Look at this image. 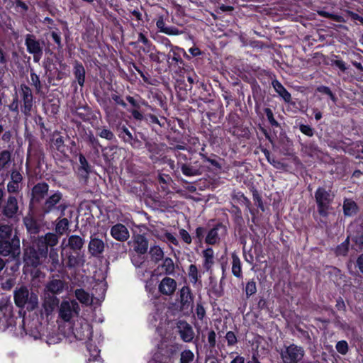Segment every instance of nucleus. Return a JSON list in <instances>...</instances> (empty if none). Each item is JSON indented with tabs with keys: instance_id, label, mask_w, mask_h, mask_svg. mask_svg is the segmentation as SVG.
<instances>
[{
	"instance_id": "obj_1",
	"label": "nucleus",
	"mask_w": 363,
	"mask_h": 363,
	"mask_svg": "<svg viewBox=\"0 0 363 363\" xmlns=\"http://www.w3.org/2000/svg\"><path fill=\"white\" fill-rule=\"evenodd\" d=\"M59 242L58 236L52 233H48L36 240L37 250L33 247L25 250L23 260L27 265L38 267L41 264V259L45 258L48 254V247L57 245Z\"/></svg>"
},
{
	"instance_id": "obj_2",
	"label": "nucleus",
	"mask_w": 363,
	"mask_h": 363,
	"mask_svg": "<svg viewBox=\"0 0 363 363\" xmlns=\"http://www.w3.org/2000/svg\"><path fill=\"white\" fill-rule=\"evenodd\" d=\"M67 208V205L64 201L62 194L56 191L45 199L42 206V211L44 214L60 212V216H63Z\"/></svg>"
},
{
	"instance_id": "obj_3",
	"label": "nucleus",
	"mask_w": 363,
	"mask_h": 363,
	"mask_svg": "<svg viewBox=\"0 0 363 363\" xmlns=\"http://www.w3.org/2000/svg\"><path fill=\"white\" fill-rule=\"evenodd\" d=\"M279 354L283 363H299L305 355V350L301 346L293 343L284 346Z\"/></svg>"
},
{
	"instance_id": "obj_4",
	"label": "nucleus",
	"mask_w": 363,
	"mask_h": 363,
	"mask_svg": "<svg viewBox=\"0 0 363 363\" xmlns=\"http://www.w3.org/2000/svg\"><path fill=\"white\" fill-rule=\"evenodd\" d=\"M315 199L318 213L323 217L328 216L330 204L334 199V195L330 191H327L324 188L319 187L315 193Z\"/></svg>"
},
{
	"instance_id": "obj_5",
	"label": "nucleus",
	"mask_w": 363,
	"mask_h": 363,
	"mask_svg": "<svg viewBox=\"0 0 363 363\" xmlns=\"http://www.w3.org/2000/svg\"><path fill=\"white\" fill-rule=\"evenodd\" d=\"M81 308L78 302L75 300H63L59 306V318L65 322H69L77 317Z\"/></svg>"
},
{
	"instance_id": "obj_6",
	"label": "nucleus",
	"mask_w": 363,
	"mask_h": 363,
	"mask_svg": "<svg viewBox=\"0 0 363 363\" xmlns=\"http://www.w3.org/2000/svg\"><path fill=\"white\" fill-rule=\"evenodd\" d=\"M14 300L16 306L21 308L28 304V308L33 309L38 305V296L33 293L30 294L26 287H21L15 291Z\"/></svg>"
},
{
	"instance_id": "obj_7",
	"label": "nucleus",
	"mask_w": 363,
	"mask_h": 363,
	"mask_svg": "<svg viewBox=\"0 0 363 363\" xmlns=\"http://www.w3.org/2000/svg\"><path fill=\"white\" fill-rule=\"evenodd\" d=\"M72 333L74 337L81 341H89L92 335L91 325L84 319L77 320L72 327Z\"/></svg>"
},
{
	"instance_id": "obj_8",
	"label": "nucleus",
	"mask_w": 363,
	"mask_h": 363,
	"mask_svg": "<svg viewBox=\"0 0 363 363\" xmlns=\"http://www.w3.org/2000/svg\"><path fill=\"white\" fill-rule=\"evenodd\" d=\"M14 323L12 306L9 301L2 298L0 302V331H4Z\"/></svg>"
},
{
	"instance_id": "obj_9",
	"label": "nucleus",
	"mask_w": 363,
	"mask_h": 363,
	"mask_svg": "<svg viewBox=\"0 0 363 363\" xmlns=\"http://www.w3.org/2000/svg\"><path fill=\"white\" fill-rule=\"evenodd\" d=\"M27 51L33 55L35 62H38L43 55V42L40 43L33 34H27L25 38Z\"/></svg>"
},
{
	"instance_id": "obj_10",
	"label": "nucleus",
	"mask_w": 363,
	"mask_h": 363,
	"mask_svg": "<svg viewBox=\"0 0 363 363\" xmlns=\"http://www.w3.org/2000/svg\"><path fill=\"white\" fill-rule=\"evenodd\" d=\"M65 240H63L62 243V252L61 256L62 263L65 262V267L69 269H73L78 267H83L85 263V259L84 255H74L71 252H66L65 245Z\"/></svg>"
},
{
	"instance_id": "obj_11",
	"label": "nucleus",
	"mask_w": 363,
	"mask_h": 363,
	"mask_svg": "<svg viewBox=\"0 0 363 363\" xmlns=\"http://www.w3.org/2000/svg\"><path fill=\"white\" fill-rule=\"evenodd\" d=\"M19 95L23 103L21 111L27 116H30L33 106V96L30 88L26 84H21Z\"/></svg>"
},
{
	"instance_id": "obj_12",
	"label": "nucleus",
	"mask_w": 363,
	"mask_h": 363,
	"mask_svg": "<svg viewBox=\"0 0 363 363\" xmlns=\"http://www.w3.org/2000/svg\"><path fill=\"white\" fill-rule=\"evenodd\" d=\"M0 254L3 256L11 255L15 257L20 254L19 240L13 239L12 242L4 240L0 242Z\"/></svg>"
},
{
	"instance_id": "obj_13",
	"label": "nucleus",
	"mask_w": 363,
	"mask_h": 363,
	"mask_svg": "<svg viewBox=\"0 0 363 363\" xmlns=\"http://www.w3.org/2000/svg\"><path fill=\"white\" fill-rule=\"evenodd\" d=\"M180 308L182 311H191L193 306V296L188 286H183L179 291Z\"/></svg>"
},
{
	"instance_id": "obj_14",
	"label": "nucleus",
	"mask_w": 363,
	"mask_h": 363,
	"mask_svg": "<svg viewBox=\"0 0 363 363\" xmlns=\"http://www.w3.org/2000/svg\"><path fill=\"white\" fill-rule=\"evenodd\" d=\"M105 247L106 244L101 239L91 237L88 245V250L93 257H100L104 252Z\"/></svg>"
},
{
	"instance_id": "obj_15",
	"label": "nucleus",
	"mask_w": 363,
	"mask_h": 363,
	"mask_svg": "<svg viewBox=\"0 0 363 363\" xmlns=\"http://www.w3.org/2000/svg\"><path fill=\"white\" fill-rule=\"evenodd\" d=\"M110 233L115 240L121 242L126 241L130 237L129 231L127 228L121 223L112 226Z\"/></svg>"
},
{
	"instance_id": "obj_16",
	"label": "nucleus",
	"mask_w": 363,
	"mask_h": 363,
	"mask_svg": "<svg viewBox=\"0 0 363 363\" xmlns=\"http://www.w3.org/2000/svg\"><path fill=\"white\" fill-rule=\"evenodd\" d=\"M49 186L45 182H40L35 184L32 189V201L39 202L48 194Z\"/></svg>"
},
{
	"instance_id": "obj_17",
	"label": "nucleus",
	"mask_w": 363,
	"mask_h": 363,
	"mask_svg": "<svg viewBox=\"0 0 363 363\" xmlns=\"http://www.w3.org/2000/svg\"><path fill=\"white\" fill-rule=\"evenodd\" d=\"M66 285L65 281L62 279H52L47 283L45 286V291L50 293L52 295H58L64 291Z\"/></svg>"
},
{
	"instance_id": "obj_18",
	"label": "nucleus",
	"mask_w": 363,
	"mask_h": 363,
	"mask_svg": "<svg viewBox=\"0 0 363 363\" xmlns=\"http://www.w3.org/2000/svg\"><path fill=\"white\" fill-rule=\"evenodd\" d=\"M158 289L164 295H172L177 289V282L172 278L165 277L160 281Z\"/></svg>"
},
{
	"instance_id": "obj_19",
	"label": "nucleus",
	"mask_w": 363,
	"mask_h": 363,
	"mask_svg": "<svg viewBox=\"0 0 363 363\" xmlns=\"http://www.w3.org/2000/svg\"><path fill=\"white\" fill-rule=\"evenodd\" d=\"M133 248L138 254L143 255L148 249L147 239L143 235L138 234L133 237Z\"/></svg>"
},
{
	"instance_id": "obj_20",
	"label": "nucleus",
	"mask_w": 363,
	"mask_h": 363,
	"mask_svg": "<svg viewBox=\"0 0 363 363\" xmlns=\"http://www.w3.org/2000/svg\"><path fill=\"white\" fill-rule=\"evenodd\" d=\"M181 338L186 342H191L194 337V332L192 327L186 322H181L179 325Z\"/></svg>"
},
{
	"instance_id": "obj_21",
	"label": "nucleus",
	"mask_w": 363,
	"mask_h": 363,
	"mask_svg": "<svg viewBox=\"0 0 363 363\" xmlns=\"http://www.w3.org/2000/svg\"><path fill=\"white\" fill-rule=\"evenodd\" d=\"M225 232V229L222 225H217L212 229H211L206 237V242L208 245H214L218 242L220 240L219 232Z\"/></svg>"
},
{
	"instance_id": "obj_22",
	"label": "nucleus",
	"mask_w": 363,
	"mask_h": 363,
	"mask_svg": "<svg viewBox=\"0 0 363 363\" xmlns=\"http://www.w3.org/2000/svg\"><path fill=\"white\" fill-rule=\"evenodd\" d=\"M202 255L203 258V267L206 271H208L215 262L214 251L211 247H208L202 252Z\"/></svg>"
},
{
	"instance_id": "obj_23",
	"label": "nucleus",
	"mask_w": 363,
	"mask_h": 363,
	"mask_svg": "<svg viewBox=\"0 0 363 363\" xmlns=\"http://www.w3.org/2000/svg\"><path fill=\"white\" fill-rule=\"evenodd\" d=\"M84 244V240L79 235H72L67 239V244L63 247H69L74 251L80 250Z\"/></svg>"
},
{
	"instance_id": "obj_24",
	"label": "nucleus",
	"mask_w": 363,
	"mask_h": 363,
	"mask_svg": "<svg viewBox=\"0 0 363 363\" xmlns=\"http://www.w3.org/2000/svg\"><path fill=\"white\" fill-rule=\"evenodd\" d=\"M18 209L16 199L13 196H9L4 209V214L7 217L12 218L17 213Z\"/></svg>"
},
{
	"instance_id": "obj_25",
	"label": "nucleus",
	"mask_w": 363,
	"mask_h": 363,
	"mask_svg": "<svg viewBox=\"0 0 363 363\" xmlns=\"http://www.w3.org/2000/svg\"><path fill=\"white\" fill-rule=\"evenodd\" d=\"M76 298L85 306H90L93 303V296L83 289H77L74 291Z\"/></svg>"
},
{
	"instance_id": "obj_26",
	"label": "nucleus",
	"mask_w": 363,
	"mask_h": 363,
	"mask_svg": "<svg viewBox=\"0 0 363 363\" xmlns=\"http://www.w3.org/2000/svg\"><path fill=\"white\" fill-rule=\"evenodd\" d=\"M117 130L118 132V137L121 138L123 142L129 143L131 145H133L134 143L138 141V140L133 138L132 133L125 125H123L121 127H117Z\"/></svg>"
},
{
	"instance_id": "obj_27",
	"label": "nucleus",
	"mask_w": 363,
	"mask_h": 363,
	"mask_svg": "<svg viewBox=\"0 0 363 363\" xmlns=\"http://www.w3.org/2000/svg\"><path fill=\"white\" fill-rule=\"evenodd\" d=\"M272 84L274 89H275L276 92L284 100V101L289 102L291 101V94L284 87V86L278 80H273Z\"/></svg>"
},
{
	"instance_id": "obj_28",
	"label": "nucleus",
	"mask_w": 363,
	"mask_h": 363,
	"mask_svg": "<svg viewBox=\"0 0 363 363\" xmlns=\"http://www.w3.org/2000/svg\"><path fill=\"white\" fill-rule=\"evenodd\" d=\"M232 257V273L237 278L242 277V264L239 257L236 253L233 252L231 255Z\"/></svg>"
},
{
	"instance_id": "obj_29",
	"label": "nucleus",
	"mask_w": 363,
	"mask_h": 363,
	"mask_svg": "<svg viewBox=\"0 0 363 363\" xmlns=\"http://www.w3.org/2000/svg\"><path fill=\"white\" fill-rule=\"evenodd\" d=\"M50 251L49 252V262L51 264L50 271L54 272L58 270V268L60 267L62 264L60 262L58 252L57 249L50 247Z\"/></svg>"
},
{
	"instance_id": "obj_30",
	"label": "nucleus",
	"mask_w": 363,
	"mask_h": 363,
	"mask_svg": "<svg viewBox=\"0 0 363 363\" xmlns=\"http://www.w3.org/2000/svg\"><path fill=\"white\" fill-rule=\"evenodd\" d=\"M74 74L78 84L83 86L85 81V69L80 63H76L74 67Z\"/></svg>"
},
{
	"instance_id": "obj_31",
	"label": "nucleus",
	"mask_w": 363,
	"mask_h": 363,
	"mask_svg": "<svg viewBox=\"0 0 363 363\" xmlns=\"http://www.w3.org/2000/svg\"><path fill=\"white\" fill-rule=\"evenodd\" d=\"M23 223L30 233L35 234L38 233L39 226L36 220L31 216H26L23 219Z\"/></svg>"
},
{
	"instance_id": "obj_32",
	"label": "nucleus",
	"mask_w": 363,
	"mask_h": 363,
	"mask_svg": "<svg viewBox=\"0 0 363 363\" xmlns=\"http://www.w3.org/2000/svg\"><path fill=\"white\" fill-rule=\"evenodd\" d=\"M151 259L155 262L161 261L164 257V251L158 245H153L150 247L149 251Z\"/></svg>"
},
{
	"instance_id": "obj_33",
	"label": "nucleus",
	"mask_w": 363,
	"mask_h": 363,
	"mask_svg": "<svg viewBox=\"0 0 363 363\" xmlns=\"http://www.w3.org/2000/svg\"><path fill=\"white\" fill-rule=\"evenodd\" d=\"M161 268L167 275H172L175 272V267L173 260L170 257L164 259Z\"/></svg>"
},
{
	"instance_id": "obj_34",
	"label": "nucleus",
	"mask_w": 363,
	"mask_h": 363,
	"mask_svg": "<svg viewBox=\"0 0 363 363\" xmlns=\"http://www.w3.org/2000/svg\"><path fill=\"white\" fill-rule=\"evenodd\" d=\"M357 205L351 199H345L343 203V210L345 216H351L357 211Z\"/></svg>"
},
{
	"instance_id": "obj_35",
	"label": "nucleus",
	"mask_w": 363,
	"mask_h": 363,
	"mask_svg": "<svg viewBox=\"0 0 363 363\" xmlns=\"http://www.w3.org/2000/svg\"><path fill=\"white\" fill-rule=\"evenodd\" d=\"M188 276L190 281L194 284H196L199 281L201 275H199L198 268L195 264H191L189 267Z\"/></svg>"
},
{
	"instance_id": "obj_36",
	"label": "nucleus",
	"mask_w": 363,
	"mask_h": 363,
	"mask_svg": "<svg viewBox=\"0 0 363 363\" xmlns=\"http://www.w3.org/2000/svg\"><path fill=\"white\" fill-rule=\"evenodd\" d=\"M69 222L67 218L59 219L55 226L56 233L59 235H63L68 230Z\"/></svg>"
},
{
	"instance_id": "obj_37",
	"label": "nucleus",
	"mask_w": 363,
	"mask_h": 363,
	"mask_svg": "<svg viewBox=\"0 0 363 363\" xmlns=\"http://www.w3.org/2000/svg\"><path fill=\"white\" fill-rule=\"evenodd\" d=\"M30 84L35 88L36 93H40L42 90L40 77L33 69L30 70Z\"/></svg>"
},
{
	"instance_id": "obj_38",
	"label": "nucleus",
	"mask_w": 363,
	"mask_h": 363,
	"mask_svg": "<svg viewBox=\"0 0 363 363\" xmlns=\"http://www.w3.org/2000/svg\"><path fill=\"white\" fill-rule=\"evenodd\" d=\"M58 301L59 300L55 297H52L45 301L43 306L47 314H49L52 312L55 306L57 305Z\"/></svg>"
},
{
	"instance_id": "obj_39",
	"label": "nucleus",
	"mask_w": 363,
	"mask_h": 363,
	"mask_svg": "<svg viewBox=\"0 0 363 363\" xmlns=\"http://www.w3.org/2000/svg\"><path fill=\"white\" fill-rule=\"evenodd\" d=\"M181 170L183 174L187 177H194L199 175V170L195 169L194 167L185 164L184 163L181 164Z\"/></svg>"
},
{
	"instance_id": "obj_40",
	"label": "nucleus",
	"mask_w": 363,
	"mask_h": 363,
	"mask_svg": "<svg viewBox=\"0 0 363 363\" xmlns=\"http://www.w3.org/2000/svg\"><path fill=\"white\" fill-rule=\"evenodd\" d=\"M97 135L101 138L108 140H112L115 138L114 134L110 130L106 128H97Z\"/></svg>"
},
{
	"instance_id": "obj_41",
	"label": "nucleus",
	"mask_w": 363,
	"mask_h": 363,
	"mask_svg": "<svg viewBox=\"0 0 363 363\" xmlns=\"http://www.w3.org/2000/svg\"><path fill=\"white\" fill-rule=\"evenodd\" d=\"M194 359V354L189 350H184L181 353L180 363H191Z\"/></svg>"
},
{
	"instance_id": "obj_42",
	"label": "nucleus",
	"mask_w": 363,
	"mask_h": 363,
	"mask_svg": "<svg viewBox=\"0 0 363 363\" xmlns=\"http://www.w3.org/2000/svg\"><path fill=\"white\" fill-rule=\"evenodd\" d=\"M86 347L89 352L90 357L92 358L91 359V361L95 362L99 357L100 350L89 342L86 343Z\"/></svg>"
},
{
	"instance_id": "obj_43",
	"label": "nucleus",
	"mask_w": 363,
	"mask_h": 363,
	"mask_svg": "<svg viewBox=\"0 0 363 363\" xmlns=\"http://www.w3.org/2000/svg\"><path fill=\"white\" fill-rule=\"evenodd\" d=\"M11 227L8 225L0 226V242L4 241L10 237L11 234Z\"/></svg>"
},
{
	"instance_id": "obj_44",
	"label": "nucleus",
	"mask_w": 363,
	"mask_h": 363,
	"mask_svg": "<svg viewBox=\"0 0 363 363\" xmlns=\"http://www.w3.org/2000/svg\"><path fill=\"white\" fill-rule=\"evenodd\" d=\"M318 13L320 16L330 18V19L334 20V21H335L337 22H340V23L345 22L344 18L342 16H339V15H335V14H333V13H330L326 12L325 11H318Z\"/></svg>"
},
{
	"instance_id": "obj_45",
	"label": "nucleus",
	"mask_w": 363,
	"mask_h": 363,
	"mask_svg": "<svg viewBox=\"0 0 363 363\" xmlns=\"http://www.w3.org/2000/svg\"><path fill=\"white\" fill-rule=\"evenodd\" d=\"M257 292V286L255 281L251 280L246 284L245 286V294L247 298H249L252 295Z\"/></svg>"
},
{
	"instance_id": "obj_46",
	"label": "nucleus",
	"mask_w": 363,
	"mask_h": 363,
	"mask_svg": "<svg viewBox=\"0 0 363 363\" xmlns=\"http://www.w3.org/2000/svg\"><path fill=\"white\" fill-rule=\"evenodd\" d=\"M264 154L265 157H267V161L271 164H272L275 168H277V169H281V168L284 167V165L283 163H281V162L275 160L274 158H272L270 157V153H269V152L268 150H264Z\"/></svg>"
},
{
	"instance_id": "obj_47",
	"label": "nucleus",
	"mask_w": 363,
	"mask_h": 363,
	"mask_svg": "<svg viewBox=\"0 0 363 363\" xmlns=\"http://www.w3.org/2000/svg\"><path fill=\"white\" fill-rule=\"evenodd\" d=\"M335 348L337 351L342 355L346 354L349 350L348 344L345 340L338 341L336 344Z\"/></svg>"
},
{
	"instance_id": "obj_48",
	"label": "nucleus",
	"mask_w": 363,
	"mask_h": 363,
	"mask_svg": "<svg viewBox=\"0 0 363 363\" xmlns=\"http://www.w3.org/2000/svg\"><path fill=\"white\" fill-rule=\"evenodd\" d=\"M349 249V239L348 238L337 246L336 249V253L338 255H345Z\"/></svg>"
},
{
	"instance_id": "obj_49",
	"label": "nucleus",
	"mask_w": 363,
	"mask_h": 363,
	"mask_svg": "<svg viewBox=\"0 0 363 363\" xmlns=\"http://www.w3.org/2000/svg\"><path fill=\"white\" fill-rule=\"evenodd\" d=\"M11 155L9 151L4 150L0 153V169L3 168L10 160Z\"/></svg>"
},
{
	"instance_id": "obj_50",
	"label": "nucleus",
	"mask_w": 363,
	"mask_h": 363,
	"mask_svg": "<svg viewBox=\"0 0 363 363\" xmlns=\"http://www.w3.org/2000/svg\"><path fill=\"white\" fill-rule=\"evenodd\" d=\"M164 55L159 51H157L155 50H152L150 54L149 57L150 59L153 61L156 62L157 63H160L162 61V59H161V57H164Z\"/></svg>"
},
{
	"instance_id": "obj_51",
	"label": "nucleus",
	"mask_w": 363,
	"mask_h": 363,
	"mask_svg": "<svg viewBox=\"0 0 363 363\" xmlns=\"http://www.w3.org/2000/svg\"><path fill=\"white\" fill-rule=\"evenodd\" d=\"M225 339L228 342V346H233L237 342V337L233 331H228L225 335Z\"/></svg>"
},
{
	"instance_id": "obj_52",
	"label": "nucleus",
	"mask_w": 363,
	"mask_h": 363,
	"mask_svg": "<svg viewBox=\"0 0 363 363\" xmlns=\"http://www.w3.org/2000/svg\"><path fill=\"white\" fill-rule=\"evenodd\" d=\"M264 113H266V116L267 117V119H268L269 123L272 126L278 127L279 126V123L274 119L272 111L270 108H267L264 109Z\"/></svg>"
},
{
	"instance_id": "obj_53",
	"label": "nucleus",
	"mask_w": 363,
	"mask_h": 363,
	"mask_svg": "<svg viewBox=\"0 0 363 363\" xmlns=\"http://www.w3.org/2000/svg\"><path fill=\"white\" fill-rule=\"evenodd\" d=\"M166 242H169L175 246H179V241L177 238L169 232H166L164 234Z\"/></svg>"
},
{
	"instance_id": "obj_54",
	"label": "nucleus",
	"mask_w": 363,
	"mask_h": 363,
	"mask_svg": "<svg viewBox=\"0 0 363 363\" xmlns=\"http://www.w3.org/2000/svg\"><path fill=\"white\" fill-rule=\"evenodd\" d=\"M179 235L183 241L186 244L191 243V237L190 234L184 229L179 230Z\"/></svg>"
},
{
	"instance_id": "obj_55",
	"label": "nucleus",
	"mask_w": 363,
	"mask_h": 363,
	"mask_svg": "<svg viewBox=\"0 0 363 363\" xmlns=\"http://www.w3.org/2000/svg\"><path fill=\"white\" fill-rule=\"evenodd\" d=\"M196 314L199 320H203L206 315V311L201 303H198L196 308Z\"/></svg>"
},
{
	"instance_id": "obj_56",
	"label": "nucleus",
	"mask_w": 363,
	"mask_h": 363,
	"mask_svg": "<svg viewBox=\"0 0 363 363\" xmlns=\"http://www.w3.org/2000/svg\"><path fill=\"white\" fill-rule=\"evenodd\" d=\"M216 333L213 330L209 331L208 334V342L210 346V347L213 348L216 346Z\"/></svg>"
},
{
	"instance_id": "obj_57",
	"label": "nucleus",
	"mask_w": 363,
	"mask_h": 363,
	"mask_svg": "<svg viewBox=\"0 0 363 363\" xmlns=\"http://www.w3.org/2000/svg\"><path fill=\"white\" fill-rule=\"evenodd\" d=\"M164 33L169 35H178L182 34V32L179 30V29L175 27L170 26L166 27L165 30H164Z\"/></svg>"
},
{
	"instance_id": "obj_58",
	"label": "nucleus",
	"mask_w": 363,
	"mask_h": 363,
	"mask_svg": "<svg viewBox=\"0 0 363 363\" xmlns=\"http://www.w3.org/2000/svg\"><path fill=\"white\" fill-rule=\"evenodd\" d=\"M79 163L81 164V168L84 170L86 173L89 171V166L88 162L86 161L85 157L82 155H79Z\"/></svg>"
},
{
	"instance_id": "obj_59",
	"label": "nucleus",
	"mask_w": 363,
	"mask_h": 363,
	"mask_svg": "<svg viewBox=\"0 0 363 363\" xmlns=\"http://www.w3.org/2000/svg\"><path fill=\"white\" fill-rule=\"evenodd\" d=\"M300 130L302 133L308 135V136H312L313 135V128L307 125H301L300 126Z\"/></svg>"
},
{
	"instance_id": "obj_60",
	"label": "nucleus",
	"mask_w": 363,
	"mask_h": 363,
	"mask_svg": "<svg viewBox=\"0 0 363 363\" xmlns=\"http://www.w3.org/2000/svg\"><path fill=\"white\" fill-rule=\"evenodd\" d=\"M11 181L20 184L22 181V175L18 171H13L11 172Z\"/></svg>"
},
{
	"instance_id": "obj_61",
	"label": "nucleus",
	"mask_w": 363,
	"mask_h": 363,
	"mask_svg": "<svg viewBox=\"0 0 363 363\" xmlns=\"http://www.w3.org/2000/svg\"><path fill=\"white\" fill-rule=\"evenodd\" d=\"M54 144L57 150L61 151L64 147V139L62 136H59L55 139Z\"/></svg>"
},
{
	"instance_id": "obj_62",
	"label": "nucleus",
	"mask_w": 363,
	"mask_h": 363,
	"mask_svg": "<svg viewBox=\"0 0 363 363\" xmlns=\"http://www.w3.org/2000/svg\"><path fill=\"white\" fill-rule=\"evenodd\" d=\"M19 189V184L14 183L11 181L7 185V190L9 192L14 193L16 192Z\"/></svg>"
},
{
	"instance_id": "obj_63",
	"label": "nucleus",
	"mask_w": 363,
	"mask_h": 363,
	"mask_svg": "<svg viewBox=\"0 0 363 363\" xmlns=\"http://www.w3.org/2000/svg\"><path fill=\"white\" fill-rule=\"evenodd\" d=\"M14 279L12 278H10L5 281L1 282V286L4 289H10L14 284Z\"/></svg>"
},
{
	"instance_id": "obj_64",
	"label": "nucleus",
	"mask_w": 363,
	"mask_h": 363,
	"mask_svg": "<svg viewBox=\"0 0 363 363\" xmlns=\"http://www.w3.org/2000/svg\"><path fill=\"white\" fill-rule=\"evenodd\" d=\"M138 108L137 109H133L131 111H130V112L131 113L133 117L134 118V119H135L136 121H142L143 119V115L142 113H140L138 110Z\"/></svg>"
}]
</instances>
